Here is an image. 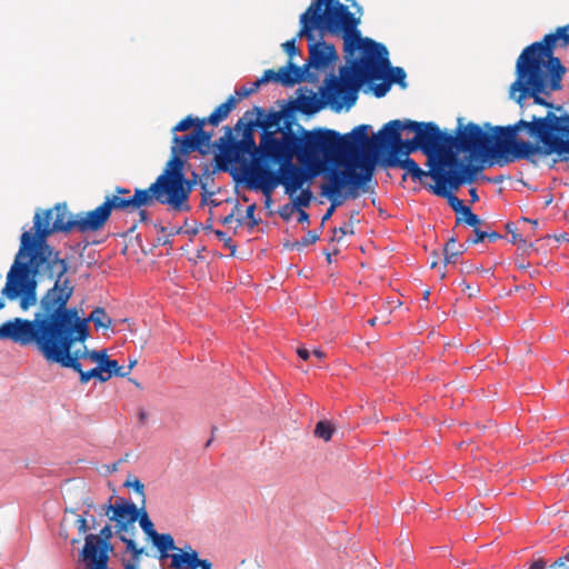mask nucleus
<instances>
[{
	"mask_svg": "<svg viewBox=\"0 0 569 569\" xmlns=\"http://www.w3.org/2000/svg\"><path fill=\"white\" fill-rule=\"evenodd\" d=\"M486 239H488L489 241H496L498 239H501V234L496 232V231H486Z\"/></svg>",
	"mask_w": 569,
	"mask_h": 569,
	"instance_id": "obj_60",
	"label": "nucleus"
},
{
	"mask_svg": "<svg viewBox=\"0 0 569 569\" xmlns=\"http://www.w3.org/2000/svg\"><path fill=\"white\" fill-rule=\"evenodd\" d=\"M256 203L250 204L246 210V218L249 220V227L252 229L259 224L260 220L254 218Z\"/></svg>",
	"mask_w": 569,
	"mask_h": 569,
	"instance_id": "obj_51",
	"label": "nucleus"
},
{
	"mask_svg": "<svg viewBox=\"0 0 569 569\" xmlns=\"http://www.w3.org/2000/svg\"><path fill=\"white\" fill-rule=\"evenodd\" d=\"M151 541H152L153 546L159 550L161 558L168 557L169 550H178L179 552H183L181 549H179L174 546V540L170 533L157 532L151 538Z\"/></svg>",
	"mask_w": 569,
	"mask_h": 569,
	"instance_id": "obj_31",
	"label": "nucleus"
},
{
	"mask_svg": "<svg viewBox=\"0 0 569 569\" xmlns=\"http://www.w3.org/2000/svg\"><path fill=\"white\" fill-rule=\"evenodd\" d=\"M199 120H201V118H193L192 116H188L186 117L184 119H182L181 121H179L173 128H172V132H180V131H187L188 129H190L192 126L194 128H197V124L199 122Z\"/></svg>",
	"mask_w": 569,
	"mask_h": 569,
	"instance_id": "obj_43",
	"label": "nucleus"
},
{
	"mask_svg": "<svg viewBox=\"0 0 569 569\" xmlns=\"http://www.w3.org/2000/svg\"><path fill=\"white\" fill-rule=\"evenodd\" d=\"M460 222H465L473 229L479 228V226L482 224V221L472 212L471 208L466 209L461 217H457L456 223L459 224Z\"/></svg>",
	"mask_w": 569,
	"mask_h": 569,
	"instance_id": "obj_41",
	"label": "nucleus"
},
{
	"mask_svg": "<svg viewBox=\"0 0 569 569\" xmlns=\"http://www.w3.org/2000/svg\"><path fill=\"white\" fill-rule=\"evenodd\" d=\"M300 194L295 199V206L296 207H308L310 204V201L312 199V192L309 188L307 189H300Z\"/></svg>",
	"mask_w": 569,
	"mask_h": 569,
	"instance_id": "obj_46",
	"label": "nucleus"
},
{
	"mask_svg": "<svg viewBox=\"0 0 569 569\" xmlns=\"http://www.w3.org/2000/svg\"><path fill=\"white\" fill-rule=\"evenodd\" d=\"M418 150H420V148L415 137L407 140L400 139L389 152L388 157L410 158L409 156Z\"/></svg>",
	"mask_w": 569,
	"mask_h": 569,
	"instance_id": "obj_32",
	"label": "nucleus"
},
{
	"mask_svg": "<svg viewBox=\"0 0 569 569\" xmlns=\"http://www.w3.org/2000/svg\"><path fill=\"white\" fill-rule=\"evenodd\" d=\"M243 130V137L239 141L232 140V132L229 127H226V133L223 137L219 139L218 147L223 152L226 159L231 161L233 159V154H250L251 161L254 162V159L260 158V144L257 146L253 138V128L250 126V122L244 119V117L240 118L234 127L236 130Z\"/></svg>",
	"mask_w": 569,
	"mask_h": 569,
	"instance_id": "obj_16",
	"label": "nucleus"
},
{
	"mask_svg": "<svg viewBox=\"0 0 569 569\" xmlns=\"http://www.w3.org/2000/svg\"><path fill=\"white\" fill-rule=\"evenodd\" d=\"M383 166L389 168H401L406 170V173L402 176V180H406L409 174L412 180L420 182H422L426 177L432 178L433 170L438 169V163L433 162L432 164H427L429 170L425 171L412 158L399 157H387L383 160Z\"/></svg>",
	"mask_w": 569,
	"mask_h": 569,
	"instance_id": "obj_24",
	"label": "nucleus"
},
{
	"mask_svg": "<svg viewBox=\"0 0 569 569\" xmlns=\"http://www.w3.org/2000/svg\"><path fill=\"white\" fill-rule=\"evenodd\" d=\"M106 376H109V379L112 376L116 377H127L130 375V368H124L123 366H119L117 360H106L103 362Z\"/></svg>",
	"mask_w": 569,
	"mask_h": 569,
	"instance_id": "obj_37",
	"label": "nucleus"
},
{
	"mask_svg": "<svg viewBox=\"0 0 569 569\" xmlns=\"http://www.w3.org/2000/svg\"><path fill=\"white\" fill-rule=\"evenodd\" d=\"M459 151L446 152L440 159V167L432 172V179L449 183L450 189H459L462 184H470L476 181L477 176L483 170L487 162L471 160L468 154V162L458 157Z\"/></svg>",
	"mask_w": 569,
	"mask_h": 569,
	"instance_id": "obj_13",
	"label": "nucleus"
},
{
	"mask_svg": "<svg viewBox=\"0 0 569 569\" xmlns=\"http://www.w3.org/2000/svg\"><path fill=\"white\" fill-rule=\"evenodd\" d=\"M435 181H436V186H431L433 193L437 196L447 198L449 206L457 214L462 216L463 212L466 211V209L470 208V207L465 206L462 200H460L457 196H455L451 192L452 189L449 188V183L441 182L439 180H435Z\"/></svg>",
	"mask_w": 569,
	"mask_h": 569,
	"instance_id": "obj_29",
	"label": "nucleus"
},
{
	"mask_svg": "<svg viewBox=\"0 0 569 569\" xmlns=\"http://www.w3.org/2000/svg\"><path fill=\"white\" fill-rule=\"evenodd\" d=\"M112 536L113 531L110 525H106L99 535H87L80 559L82 561H94L96 569H102L106 566V560H109L110 552L113 551V546L110 542Z\"/></svg>",
	"mask_w": 569,
	"mask_h": 569,
	"instance_id": "obj_18",
	"label": "nucleus"
},
{
	"mask_svg": "<svg viewBox=\"0 0 569 569\" xmlns=\"http://www.w3.org/2000/svg\"><path fill=\"white\" fill-rule=\"evenodd\" d=\"M270 176V184L267 186L268 190L276 189L278 186H283L286 193L292 196L298 190L302 189L303 184L317 177L321 172L310 164H290L281 166L278 169H264Z\"/></svg>",
	"mask_w": 569,
	"mask_h": 569,
	"instance_id": "obj_14",
	"label": "nucleus"
},
{
	"mask_svg": "<svg viewBox=\"0 0 569 569\" xmlns=\"http://www.w3.org/2000/svg\"><path fill=\"white\" fill-rule=\"evenodd\" d=\"M103 510L110 520L116 522V533L126 543V550L134 556L136 559L138 556H142L144 548L139 547L133 540V537L137 535L134 523L140 516V509L124 498H118L114 503H111L110 499L103 506Z\"/></svg>",
	"mask_w": 569,
	"mask_h": 569,
	"instance_id": "obj_12",
	"label": "nucleus"
},
{
	"mask_svg": "<svg viewBox=\"0 0 569 569\" xmlns=\"http://www.w3.org/2000/svg\"><path fill=\"white\" fill-rule=\"evenodd\" d=\"M139 217H140V219H139L140 222H147L149 220L148 212L141 208L139 209Z\"/></svg>",
	"mask_w": 569,
	"mask_h": 569,
	"instance_id": "obj_63",
	"label": "nucleus"
},
{
	"mask_svg": "<svg viewBox=\"0 0 569 569\" xmlns=\"http://www.w3.org/2000/svg\"><path fill=\"white\" fill-rule=\"evenodd\" d=\"M258 80L261 84L272 80L286 87H292L303 81V69H298V66L289 61L287 66L281 67L278 71L266 70Z\"/></svg>",
	"mask_w": 569,
	"mask_h": 569,
	"instance_id": "obj_25",
	"label": "nucleus"
},
{
	"mask_svg": "<svg viewBox=\"0 0 569 569\" xmlns=\"http://www.w3.org/2000/svg\"><path fill=\"white\" fill-rule=\"evenodd\" d=\"M353 227L351 224H345L339 228L333 229V238L332 240L337 239L338 241L342 239L346 234H353Z\"/></svg>",
	"mask_w": 569,
	"mask_h": 569,
	"instance_id": "obj_49",
	"label": "nucleus"
},
{
	"mask_svg": "<svg viewBox=\"0 0 569 569\" xmlns=\"http://www.w3.org/2000/svg\"><path fill=\"white\" fill-rule=\"evenodd\" d=\"M517 80L510 87V94L520 91L516 101L521 104L525 97L533 98L535 103L556 109V114L566 112L561 106H553L547 102L540 93L549 94L551 91L561 88V79L566 72L560 59H552L547 64L540 63L537 59H528L519 56L517 60ZM555 113V111H552Z\"/></svg>",
	"mask_w": 569,
	"mask_h": 569,
	"instance_id": "obj_7",
	"label": "nucleus"
},
{
	"mask_svg": "<svg viewBox=\"0 0 569 569\" xmlns=\"http://www.w3.org/2000/svg\"><path fill=\"white\" fill-rule=\"evenodd\" d=\"M357 171L352 163H347L345 169H330L321 184V194L331 202L322 217V224L330 219L336 208L347 199H357L361 193L371 191L369 182L373 177V161L367 158L358 164Z\"/></svg>",
	"mask_w": 569,
	"mask_h": 569,
	"instance_id": "obj_8",
	"label": "nucleus"
},
{
	"mask_svg": "<svg viewBox=\"0 0 569 569\" xmlns=\"http://www.w3.org/2000/svg\"><path fill=\"white\" fill-rule=\"evenodd\" d=\"M236 96H229V98L218 106L209 117L203 119L211 126H218L221 121L228 118L229 113L236 108Z\"/></svg>",
	"mask_w": 569,
	"mask_h": 569,
	"instance_id": "obj_30",
	"label": "nucleus"
},
{
	"mask_svg": "<svg viewBox=\"0 0 569 569\" xmlns=\"http://www.w3.org/2000/svg\"><path fill=\"white\" fill-rule=\"evenodd\" d=\"M69 325V318H63L59 322L57 332L42 331L39 350L48 361L80 371V359H90L98 366L109 360L107 350L87 349L84 341L89 337V331L84 322L78 327Z\"/></svg>",
	"mask_w": 569,
	"mask_h": 569,
	"instance_id": "obj_5",
	"label": "nucleus"
},
{
	"mask_svg": "<svg viewBox=\"0 0 569 569\" xmlns=\"http://www.w3.org/2000/svg\"><path fill=\"white\" fill-rule=\"evenodd\" d=\"M76 526L78 528L79 533L84 535L90 529L88 526V520L86 515L79 516L76 520Z\"/></svg>",
	"mask_w": 569,
	"mask_h": 569,
	"instance_id": "obj_53",
	"label": "nucleus"
},
{
	"mask_svg": "<svg viewBox=\"0 0 569 569\" xmlns=\"http://www.w3.org/2000/svg\"><path fill=\"white\" fill-rule=\"evenodd\" d=\"M407 129L415 131L419 148L427 156V164L437 162L439 168L440 159L446 152H451L453 147L461 151L458 134L453 137L441 131L435 122L407 120Z\"/></svg>",
	"mask_w": 569,
	"mask_h": 569,
	"instance_id": "obj_10",
	"label": "nucleus"
},
{
	"mask_svg": "<svg viewBox=\"0 0 569 569\" xmlns=\"http://www.w3.org/2000/svg\"><path fill=\"white\" fill-rule=\"evenodd\" d=\"M261 83L259 82V80H257L251 84V87L247 88V90H249L250 94H252L259 89Z\"/></svg>",
	"mask_w": 569,
	"mask_h": 569,
	"instance_id": "obj_64",
	"label": "nucleus"
},
{
	"mask_svg": "<svg viewBox=\"0 0 569 569\" xmlns=\"http://www.w3.org/2000/svg\"><path fill=\"white\" fill-rule=\"evenodd\" d=\"M300 132L292 128L290 121H286L283 127H278L273 131H263L260 136V158L254 159L253 163H247L243 167H254L262 169H273L274 166L281 167L290 164L293 159L299 161L301 154Z\"/></svg>",
	"mask_w": 569,
	"mask_h": 569,
	"instance_id": "obj_9",
	"label": "nucleus"
},
{
	"mask_svg": "<svg viewBox=\"0 0 569 569\" xmlns=\"http://www.w3.org/2000/svg\"><path fill=\"white\" fill-rule=\"evenodd\" d=\"M566 113L547 112L543 117L532 116L529 121L521 119L506 127L487 122L488 131L473 122L462 126L459 119V148L469 153L471 160H481L488 167H502L520 159L533 162L536 154H557L561 160L563 138L569 132Z\"/></svg>",
	"mask_w": 569,
	"mask_h": 569,
	"instance_id": "obj_2",
	"label": "nucleus"
},
{
	"mask_svg": "<svg viewBox=\"0 0 569 569\" xmlns=\"http://www.w3.org/2000/svg\"><path fill=\"white\" fill-rule=\"evenodd\" d=\"M242 176L246 187L250 190L261 191L266 197V207H269L271 203V194L274 189L270 188V190H268L267 186L270 184L271 178L264 169L257 164L254 167H243Z\"/></svg>",
	"mask_w": 569,
	"mask_h": 569,
	"instance_id": "obj_23",
	"label": "nucleus"
},
{
	"mask_svg": "<svg viewBox=\"0 0 569 569\" xmlns=\"http://www.w3.org/2000/svg\"><path fill=\"white\" fill-rule=\"evenodd\" d=\"M42 322L40 310L34 315L33 320L14 318L0 326V339H10L21 346L36 343L40 348L42 336Z\"/></svg>",
	"mask_w": 569,
	"mask_h": 569,
	"instance_id": "obj_17",
	"label": "nucleus"
},
{
	"mask_svg": "<svg viewBox=\"0 0 569 569\" xmlns=\"http://www.w3.org/2000/svg\"><path fill=\"white\" fill-rule=\"evenodd\" d=\"M358 216H359V211H357V210L351 211L350 216H349L348 224H351L353 227V223H358L359 222Z\"/></svg>",
	"mask_w": 569,
	"mask_h": 569,
	"instance_id": "obj_62",
	"label": "nucleus"
},
{
	"mask_svg": "<svg viewBox=\"0 0 569 569\" xmlns=\"http://www.w3.org/2000/svg\"><path fill=\"white\" fill-rule=\"evenodd\" d=\"M335 432L333 426L329 421H319L315 429L316 437L329 441Z\"/></svg>",
	"mask_w": 569,
	"mask_h": 569,
	"instance_id": "obj_40",
	"label": "nucleus"
},
{
	"mask_svg": "<svg viewBox=\"0 0 569 569\" xmlns=\"http://www.w3.org/2000/svg\"><path fill=\"white\" fill-rule=\"evenodd\" d=\"M171 151L179 152L182 156H187L193 151H200L202 154L207 153L206 149H201L199 141L194 132L179 137L177 134L172 138Z\"/></svg>",
	"mask_w": 569,
	"mask_h": 569,
	"instance_id": "obj_28",
	"label": "nucleus"
},
{
	"mask_svg": "<svg viewBox=\"0 0 569 569\" xmlns=\"http://www.w3.org/2000/svg\"><path fill=\"white\" fill-rule=\"evenodd\" d=\"M138 520L143 532L151 539L157 533V531L154 529L153 522L150 520L143 507L140 508V516Z\"/></svg>",
	"mask_w": 569,
	"mask_h": 569,
	"instance_id": "obj_39",
	"label": "nucleus"
},
{
	"mask_svg": "<svg viewBox=\"0 0 569 569\" xmlns=\"http://www.w3.org/2000/svg\"><path fill=\"white\" fill-rule=\"evenodd\" d=\"M194 186L196 180H189L183 176L180 178V181H177L176 186L169 184L156 193V200L160 204L169 206L174 211L187 212L190 210L188 200Z\"/></svg>",
	"mask_w": 569,
	"mask_h": 569,
	"instance_id": "obj_20",
	"label": "nucleus"
},
{
	"mask_svg": "<svg viewBox=\"0 0 569 569\" xmlns=\"http://www.w3.org/2000/svg\"><path fill=\"white\" fill-rule=\"evenodd\" d=\"M124 487H128V488H132L140 497H141V502L142 505H144L146 502V495H144V485L137 478H134L133 480H126V482L123 483Z\"/></svg>",
	"mask_w": 569,
	"mask_h": 569,
	"instance_id": "obj_44",
	"label": "nucleus"
},
{
	"mask_svg": "<svg viewBox=\"0 0 569 569\" xmlns=\"http://www.w3.org/2000/svg\"><path fill=\"white\" fill-rule=\"evenodd\" d=\"M506 229L511 234L510 241L513 244L526 246L527 241L519 233H517V228H516L515 223L508 222L506 224Z\"/></svg>",
	"mask_w": 569,
	"mask_h": 569,
	"instance_id": "obj_47",
	"label": "nucleus"
},
{
	"mask_svg": "<svg viewBox=\"0 0 569 569\" xmlns=\"http://www.w3.org/2000/svg\"><path fill=\"white\" fill-rule=\"evenodd\" d=\"M51 282L53 284L47 289L39 300V309L44 332H57L59 322L63 318H69V326H79L82 322H93L96 329H109L112 326V319L107 315L104 308H94L88 318L81 319L77 307L68 308L67 305L74 292V286L64 274H39L30 273H11L7 274V282L2 289V295L9 300L20 299V308L28 310L38 302L37 288L39 283Z\"/></svg>",
	"mask_w": 569,
	"mask_h": 569,
	"instance_id": "obj_4",
	"label": "nucleus"
},
{
	"mask_svg": "<svg viewBox=\"0 0 569 569\" xmlns=\"http://www.w3.org/2000/svg\"><path fill=\"white\" fill-rule=\"evenodd\" d=\"M298 212H299L298 222L299 223H303V224L305 223L308 224L310 222L309 214L305 210H302V209H299Z\"/></svg>",
	"mask_w": 569,
	"mask_h": 569,
	"instance_id": "obj_57",
	"label": "nucleus"
},
{
	"mask_svg": "<svg viewBox=\"0 0 569 569\" xmlns=\"http://www.w3.org/2000/svg\"><path fill=\"white\" fill-rule=\"evenodd\" d=\"M206 124H209L208 121L201 118V120H199L197 124V128H194L193 132L198 138L200 148L207 150L209 148L213 133L210 131H206L203 129Z\"/></svg>",
	"mask_w": 569,
	"mask_h": 569,
	"instance_id": "obj_36",
	"label": "nucleus"
},
{
	"mask_svg": "<svg viewBox=\"0 0 569 569\" xmlns=\"http://www.w3.org/2000/svg\"><path fill=\"white\" fill-rule=\"evenodd\" d=\"M300 132L299 164H310L323 176L332 166L339 164L343 159L357 153V141L353 130L347 134L327 128L308 130L298 124Z\"/></svg>",
	"mask_w": 569,
	"mask_h": 569,
	"instance_id": "obj_6",
	"label": "nucleus"
},
{
	"mask_svg": "<svg viewBox=\"0 0 569 569\" xmlns=\"http://www.w3.org/2000/svg\"><path fill=\"white\" fill-rule=\"evenodd\" d=\"M299 110L306 114H311L320 109V103L315 96H301L298 99Z\"/></svg>",
	"mask_w": 569,
	"mask_h": 569,
	"instance_id": "obj_38",
	"label": "nucleus"
},
{
	"mask_svg": "<svg viewBox=\"0 0 569 569\" xmlns=\"http://www.w3.org/2000/svg\"><path fill=\"white\" fill-rule=\"evenodd\" d=\"M568 561H569V551L565 556L557 559L550 567L552 569H557V568L563 567L566 565V562H568Z\"/></svg>",
	"mask_w": 569,
	"mask_h": 569,
	"instance_id": "obj_55",
	"label": "nucleus"
},
{
	"mask_svg": "<svg viewBox=\"0 0 569 569\" xmlns=\"http://www.w3.org/2000/svg\"><path fill=\"white\" fill-rule=\"evenodd\" d=\"M282 48L290 58H292L295 54L299 52L296 46V39L286 41L284 43H282Z\"/></svg>",
	"mask_w": 569,
	"mask_h": 569,
	"instance_id": "obj_52",
	"label": "nucleus"
},
{
	"mask_svg": "<svg viewBox=\"0 0 569 569\" xmlns=\"http://www.w3.org/2000/svg\"><path fill=\"white\" fill-rule=\"evenodd\" d=\"M463 284H465L463 290L468 291L469 297H473L477 293H479V291H480L478 287H471L470 284H467V283H463Z\"/></svg>",
	"mask_w": 569,
	"mask_h": 569,
	"instance_id": "obj_61",
	"label": "nucleus"
},
{
	"mask_svg": "<svg viewBox=\"0 0 569 569\" xmlns=\"http://www.w3.org/2000/svg\"><path fill=\"white\" fill-rule=\"evenodd\" d=\"M110 219V213L102 202L96 209L69 217L66 203H57L52 209L37 210L33 217V230L24 231L20 237V247L8 273H39L64 276L69 270L67 259L60 251L48 243V237L59 231L77 229L80 232L101 230Z\"/></svg>",
	"mask_w": 569,
	"mask_h": 569,
	"instance_id": "obj_3",
	"label": "nucleus"
},
{
	"mask_svg": "<svg viewBox=\"0 0 569 569\" xmlns=\"http://www.w3.org/2000/svg\"><path fill=\"white\" fill-rule=\"evenodd\" d=\"M546 568V561L543 559H537L535 560L529 569H545Z\"/></svg>",
	"mask_w": 569,
	"mask_h": 569,
	"instance_id": "obj_58",
	"label": "nucleus"
},
{
	"mask_svg": "<svg viewBox=\"0 0 569 569\" xmlns=\"http://www.w3.org/2000/svg\"><path fill=\"white\" fill-rule=\"evenodd\" d=\"M243 117L250 122L251 127H259L263 131H272L271 128L279 127L283 113L281 111L266 113L261 107H253L251 110L246 111Z\"/></svg>",
	"mask_w": 569,
	"mask_h": 569,
	"instance_id": "obj_26",
	"label": "nucleus"
},
{
	"mask_svg": "<svg viewBox=\"0 0 569 569\" xmlns=\"http://www.w3.org/2000/svg\"><path fill=\"white\" fill-rule=\"evenodd\" d=\"M213 233L220 241L223 242L224 247L231 251V254H234L237 251V244L233 242V240L224 231L213 230Z\"/></svg>",
	"mask_w": 569,
	"mask_h": 569,
	"instance_id": "obj_45",
	"label": "nucleus"
},
{
	"mask_svg": "<svg viewBox=\"0 0 569 569\" xmlns=\"http://www.w3.org/2000/svg\"><path fill=\"white\" fill-rule=\"evenodd\" d=\"M310 42L309 58L302 67H298V69H303V81L307 79V73L311 67L326 69L338 59L333 44H328L325 41L316 42L315 40Z\"/></svg>",
	"mask_w": 569,
	"mask_h": 569,
	"instance_id": "obj_21",
	"label": "nucleus"
},
{
	"mask_svg": "<svg viewBox=\"0 0 569 569\" xmlns=\"http://www.w3.org/2000/svg\"><path fill=\"white\" fill-rule=\"evenodd\" d=\"M369 124H360L353 128V136L357 141V152L361 149L363 154L361 160L355 166L363 161L365 158L375 161V157L380 152L391 151L397 142L401 139V131L407 129V120H391L387 122L372 138L368 137ZM376 162H373L375 164Z\"/></svg>",
	"mask_w": 569,
	"mask_h": 569,
	"instance_id": "obj_11",
	"label": "nucleus"
},
{
	"mask_svg": "<svg viewBox=\"0 0 569 569\" xmlns=\"http://www.w3.org/2000/svg\"><path fill=\"white\" fill-rule=\"evenodd\" d=\"M475 238L469 239L468 242L471 244H477L482 242L486 239V231L480 230V228L473 229Z\"/></svg>",
	"mask_w": 569,
	"mask_h": 569,
	"instance_id": "obj_54",
	"label": "nucleus"
},
{
	"mask_svg": "<svg viewBox=\"0 0 569 569\" xmlns=\"http://www.w3.org/2000/svg\"><path fill=\"white\" fill-rule=\"evenodd\" d=\"M391 88V84L390 82L386 79L385 81H382L381 83H378L376 84L373 88H372V91H373V94L377 97V98H382L385 97L388 91L390 90Z\"/></svg>",
	"mask_w": 569,
	"mask_h": 569,
	"instance_id": "obj_48",
	"label": "nucleus"
},
{
	"mask_svg": "<svg viewBox=\"0 0 569 569\" xmlns=\"http://www.w3.org/2000/svg\"><path fill=\"white\" fill-rule=\"evenodd\" d=\"M361 14L351 12L348 6L340 1L323 3V7L313 9L312 6L300 16V30L298 37L308 41L315 40L313 31L325 34L341 36L345 51L352 57L360 51L361 57L350 61V68L341 70V79L330 74L323 97L336 110L343 104L353 106L358 98V90L365 82L375 81L381 77L383 67H388V50L385 44L370 38H362L358 29Z\"/></svg>",
	"mask_w": 569,
	"mask_h": 569,
	"instance_id": "obj_1",
	"label": "nucleus"
},
{
	"mask_svg": "<svg viewBox=\"0 0 569 569\" xmlns=\"http://www.w3.org/2000/svg\"><path fill=\"white\" fill-rule=\"evenodd\" d=\"M180 156L182 154L171 151V158L167 162L163 171L157 177L156 181L150 184L154 193H158L169 184L176 186L177 181H180V178L184 176V160Z\"/></svg>",
	"mask_w": 569,
	"mask_h": 569,
	"instance_id": "obj_22",
	"label": "nucleus"
},
{
	"mask_svg": "<svg viewBox=\"0 0 569 569\" xmlns=\"http://www.w3.org/2000/svg\"><path fill=\"white\" fill-rule=\"evenodd\" d=\"M465 252V246L457 243L455 237H451L443 247V264L456 263L457 258Z\"/></svg>",
	"mask_w": 569,
	"mask_h": 569,
	"instance_id": "obj_33",
	"label": "nucleus"
},
{
	"mask_svg": "<svg viewBox=\"0 0 569 569\" xmlns=\"http://www.w3.org/2000/svg\"><path fill=\"white\" fill-rule=\"evenodd\" d=\"M236 96V99H237V103L242 100L243 98H247L250 96V91L247 90V87H242L238 90H236L234 94Z\"/></svg>",
	"mask_w": 569,
	"mask_h": 569,
	"instance_id": "obj_56",
	"label": "nucleus"
},
{
	"mask_svg": "<svg viewBox=\"0 0 569 569\" xmlns=\"http://www.w3.org/2000/svg\"><path fill=\"white\" fill-rule=\"evenodd\" d=\"M154 202H157L156 193L150 186L144 189L137 188L133 193L130 189L118 186L112 193L104 197L103 201L110 214L112 211L131 213L142 207H150Z\"/></svg>",
	"mask_w": 569,
	"mask_h": 569,
	"instance_id": "obj_15",
	"label": "nucleus"
},
{
	"mask_svg": "<svg viewBox=\"0 0 569 569\" xmlns=\"http://www.w3.org/2000/svg\"><path fill=\"white\" fill-rule=\"evenodd\" d=\"M557 41L560 42L561 47L569 44V24L559 27L553 33H548L541 41H537L526 47L520 56L528 59H537L540 63L547 64L553 57V49Z\"/></svg>",
	"mask_w": 569,
	"mask_h": 569,
	"instance_id": "obj_19",
	"label": "nucleus"
},
{
	"mask_svg": "<svg viewBox=\"0 0 569 569\" xmlns=\"http://www.w3.org/2000/svg\"><path fill=\"white\" fill-rule=\"evenodd\" d=\"M295 210H296V206L295 204L287 203V204H283L282 207L279 208L278 213H279V216L283 220L288 221V220H290V218L293 214Z\"/></svg>",
	"mask_w": 569,
	"mask_h": 569,
	"instance_id": "obj_50",
	"label": "nucleus"
},
{
	"mask_svg": "<svg viewBox=\"0 0 569 569\" xmlns=\"http://www.w3.org/2000/svg\"><path fill=\"white\" fill-rule=\"evenodd\" d=\"M318 240L319 234L316 231H308L301 240L293 242L291 248L300 250L307 246L316 243Z\"/></svg>",
	"mask_w": 569,
	"mask_h": 569,
	"instance_id": "obj_42",
	"label": "nucleus"
},
{
	"mask_svg": "<svg viewBox=\"0 0 569 569\" xmlns=\"http://www.w3.org/2000/svg\"><path fill=\"white\" fill-rule=\"evenodd\" d=\"M297 353L303 360H307L310 357V351L308 349L303 348V347H299L297 349Z\"/></svg>",
	"mask_w": 569,
	"mask_h": 569,
	"instance_id": "obj_59",
	"label": "nucleus"
},
{
	"mask_svg": "<svg viewBox=\"0 0 569 569\" xmlns=\"http://www.w3.org/2000/svg\"><path fill=\"white\" fill-rule=\"evenodd\" d=\"M386 70L388 71L387 72V80L390 82V84L397 83L402 89L407 88V82H406L407 74H406V71L401 67H391L390 63L388 64V67H383L382 68L381 77L378 80L382 79L383 72Z\"/></svg>",
	"mask_w": 569,
	"mask_h": 569,
	"instance_id": "obj_34",
	"label": "nucleus"
},
{
	"mask_svg": "<svg viewBox=\"0 0 569 569\" xmlns=\"http://www.w3.org/2000/svg\"><path fill=\"white\" fill-rule=\"evenodd\" d=\"M80 375V382L87 383L91 379H98L101 382H106L109 380V376H106L104 366L103 363H100V366H97L90 370L83 371L80 367V371H77Z\"/></svg>",
	"mask_w": 569,
	"mask_h": 569,
	"instance_id": "obj_35",
	"label": "nucleus"
},
{
	"mask_svg": "<svg viewBox=\"0 0 569 569\" xmlns=\"http://www.w3.org/2000/svg\"><path fill=\"white\" fill-rule=\"evenodd\" d=\"M171 567L174 569H211L212 563L208 559H200L198 552L188 547L183 552L172 553Z\"/></svg>",
	"mask_w": 569,
	"mask_h": 569,
	"instance_id": "obj_27",
	"label": "nucleus"
}]
</instances>
